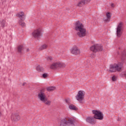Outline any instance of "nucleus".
I'll use <instances>...</instances> for the list:
<instances>
[{
	"label": "nucleus",
	"instance_id": "f257e3e1",
	"mask_svg": "<svg viewBox=\"0 0 126 126\" xmlns=\"http://www.w3.org/2000/svg\"><path fill=\"white\" fill-rule=\"evenodd\" d=\"M75 30L77 32V35L80 38H83L86 36V29L84 27V25L77 21L74 25Z\"/></svg>",
	"mask_w": 126,
	"mask_h": 126
},
{
	"label": "nucleus",
	"instance_id": "f03ea898",
	"mask_svg": "<svg viewBox=\"0 0 126 126\" xmlns=\"http://www.w3.org/2000/svg\"><path fill=\"white\" fill-rule=\"evenodd\" d=\"M73 122L72 119L64 118L61 120L60 126H75Z\"/></svg>",
	"mask_w": 126,
	"mask_h": 126
},
{
	"label": "nucleus",
	"instance_id": "7ed1b4c3",
	"mask_svg": "<svg viewBox=\"0 0 126 126\" xmlns=\"http://www.w3.org/2000/svg\"><path fill=\"white\" fill-rule=\"evenodd\" d=\"M121 70H122V65L119 63L110 65L109 71L110 72H116V71H121Z\"/></svg>",
	"mask_w": 126,
	"mask_h": 126
},
{
	"label": "nucleus",
	"instance_id": "20e7f679",
	"mask_svg": "<svg viewBox=\"0 0 126 126\" xmlns=\"http://www.w3.org/2000/svg\"><path fill=\"white\" fill-rule=\"evenodd\" d=\"M124 27V24L123 23H120L116 28V35L118 38H120L123 35V28Z\"/></svg>",
	"mask_w": 126,
	"mask_h": 126
},
{
	"label": "nucleus",
	"instance_id": "39448f33",
	"mask_svg": "<svg viewBox=\"0 0 126 126\" xmlns=\"http://www.w3.org/2000/svg\"><path fill=\"white\" fill-rule=\"evenodd\" d=\"M93 114H94V118L96 120H100L102 121L104 119V115L103 113L98 110H93Z\"/></svg>",
	"mask_w": 126,
	"mask_h": 126
},
{
	"label": "nucleus",
	"instance_id": "423d86ee",
	"mask_svg": "<svg viewBox=\"0 0 126 126\" xmlns=\"http://www.w3.org/2000/svg\"><path fill=\"white\" fill-rule=\"evenodd\" d=\"M38 98L41 102H46L47 101V95L44 90H41L38 92Z\"/></svg>",
	"mask_w": 126,
	"mask_h": 126
},
{
	"label": "nucleus",
	"instance_id": "0eeeda50",
	"mask_svg": "<svg viewBox=\"0 0 126 126\" xmlns=\"http://www.w3.org/2000/svg\"><path fill=\"white\" fill-rule=\"evenodd\" d=\"M60 67H65V64L61 62H56L53 63L50 66V68L52 69H57Z\"/></svg>",
	"mask_w": 126,
	"mask_h": 126
},
{
	"label": "nucleus",
	"instance_id": "6e6552de",
	"mask_svg": "<svg viewBox=\"0 0 126 126\" xmlns=\"http://www.w3.org/2000/svg\"><path fill=\"white\" fill-rule=\"evenodd\" d=\"M91 50L94 53L102 52L103 51V46L100 44H95L91 47Z\"/></svg>",
	"mask_w": 126,
	"mask_h": 126
},
{
	"label": "nucleus",
	"instance_id": "1a4fd4ad",
	"mask_svg": "<svg viewBox=\"0 0 126 126\" xmlns=\"http://www.w3.org/2000/svg\"><path fill=\"white\" fill-rule=\"evenodd\" d=\"M32 37H34L35 39H39L40 37L42 36V32L40 29L34 30L32 32Z\"/></svg>",
	"mask_w": 126,
	"mask_h": 126
},
{
	"label": "nucleus",
	"instance_id": "9d476101",
	"mask_svg": "<svg viewBox=\"0 0 126 126\" xmlns=\"http://www.w3.org/2000/svg\"><path fill=\"white\" fill-rule=\"evenodd\" d=\"M85 94L82 91H80L78 92V94L76 96V98L80 102V103H82L83 99H84V95Z\"/></svg>",
	"mask_w": 126,
	"mask_h": 126
},
{
	"label": "nucleus",
	"instance_id": "9b49d317",
	"mask_svg": "<svg viewBox=\"0 0 126 126\" xmlns=\"http://www.w3.org/2000/svg\"><path fill=\"white\" fill-rule=\"evenodd\" d=\"M11 119L14 122H18V121L20 120V116L17 113L12 114Z\"/></svg>",
	"mask_w": 126,
	"mask_h": 126
},
{
	"label": "nucleus",
	"instance_id": "f8f14e48",
	"mask_svg": "<svg viewBox=\"0 0 126 126\" xmlns=\"http://www.w3.org/2000/svg\"><path fill=\"white\" fill-rule=\"evenodd\" d=\"M87 123L90 124L91 125H95L96 124V121H95V118L93 117H88L86 119Z\"/></svg>",
	"mask_w": 126,
	"mask_h": 126
},
{
	"label": "nucleus",
	"instance_id": "ddd939ff",
	"mask_svg": "<svg viewBox=\"0 0 126 126\" xmlns=\"http://www.w3.org/2000/svg\"><path fill=\"white\" fill-rule=\"evenodd\" d=\"M71 53L73 54V55H79V54H80V50L77 47H74L71 50Z\"/></svg>",
	"mask_w": 126,
	"mask_h": 126
},
{
	"label": "nucleus",
	"instance_id": "4468645a",
	"mask_svg": "<svg viewBox=\"0 0 126 126\" xmlns=\"http://www.w3.org/2000/svg\"><path fill=\"white\" fill-rule=\"evenodd\" d=\"M105 18H103V21L104 22H110L111 20V17H112V14L109 12H107L105 14Z\"/></svg>",
	"mask_w": 126,
	"mask_h": 126
},
{
	"label": "nucleus",
	"instance_id": "2eb2a0df",
	"mask_svg": "<svg viewBox=\"0 0 126 126\" xmlns=\"http://www.w3.org/2000/svg\"><path fill=\"white\" fill-rule=\"evenodd\" d=\"M25 14L23 12H20L16 14L17 17L20 18V20L24 21L25 20V17H24Z\"/></svg>",
	"mask_w": 126,
	"mask_h": 126
},
{
	"label": "nucleus",
	"instance_id": "dca6fc26",
	"mask_svg": "<svg viewBox=\"0 0 126 126\" xmlns=\"http://www.w3.org/2000/svg\"><path fill=\"white\" fill-rule=\"evenodd\" d=\"M36 70L39 72H43L44 71V67L40 65H38L36 66Z\"/></svg>",
	"mask_w": 126,
	"mask_h": 126
},
{
	"label": "nucleus",
	"instance_id": "f3484780",
	"mask_svg": "<svg viewBox=\"0 0 126 126\" xmlns=\"http://www.w3.org/2000/svg\"><path fill=\"white\" fill-rule=\"evenodd\" d=\"M48 48V45L44 44L40 46L39 48V51H43V50H46Z\"/></svg>",
	"mask_w": 126,
	"mask_h": 126
},
{
	"label": "nucleus",
	"instance_id": "a211bd4d",
	"mask_svg": "<svg viewBox=\"0 0 126 126\" xmlns=\"http://www.w3.org/2000/svg\"><path fill=\"white\" fill-rule=\"evenodd\" d=\"M69 108L70 109V110H72L73 111H77V110H78V108H77V107H76L73 104L69 105Z\"/></svg>",
	"mask_w": 126,
	"mask_h": 126
},
{
	"label": "nucleus",
	"instance_id": "6ab92c4d",
	"mask_svg": "<svg viewBox=\"0 0 126 126\" xmlns=\"http://www.w3.org/2000/svg\"><path fill=\"white\" fill-rule=\"evenodd\" d=\"M84 4H85L84 0H81L78 3L77 6H79V7H82V6L84 5Z\"/></svg>",
	"mask_w": 126,
	"mask_h": 126
},
{
	"label": "nucleus",
	"instance_id": "aec40b11",
	"mask_svg": "<svg viewBox=\"0 0 126 126\" xmlns=\"http://www.w3.org/2000/svg\"><path fill=\"white\" fill-rule=\"evenodd\" d=\"M19 24L22 26V27H25L26 26V24L21 20L19 21Z\"/></svg>",
	"mask_w": 126,
	"mask_h": 126
},
{
	"label": "nucleus",
	"instance_id": "412c9836",
	"mask_svg": "<svg viewBox=\"0 0 126 126\" xmlns=\"http://www.w3.org/2000/svg\"><path fill=\"white\" fill-rule=\"evenodd\" d=\"M43 103H44L45 105H47V106H50L51 104L52 103V101L50 100H48V98H46V100L45 102H42Z\"/></svg>",
	"mask_w": 126,
	"mask_h": 126
},
{
	"label": "nucleus",
	"instance_id": "4be33fe9",
	"mask_svg": "<svg viewBox=\"0 0 126 126\" xmlns=\"http://www.w3.org/2000/svg\"><path fill=\"white\" fill-rule=\"evenodd\" d=\"M22 50H23V46L19 45V46H18V53H20V54H21V53L22 52Z\"/></svg>",
	"mask_w": 126,
	"mask_h": 126
},
{
	"label": "nucleus",
	"instance_id": "5701e85b",
	"mask_svg": "<svg viewBox=\"0 0 126 126\" xmlns=\"http://www.w3.org/2000/svg\"><path fill=\"white\" fill-rule=\"evenodd\" d=\"M5 20H3L1 21L0 22V26H1V27H5Z\"/></svg>",
	"mask_w": 126,
	"mask_h": 126
},
{
	"label": "nucleus",
	"instance_id": "b1692460",
	"mask_svg": "<svg viewBox=\"0 0 126 126\" xmlns=\"http://www.w3.org/2000/svg\"><path fill=\"white\" fill-rule=\"evenodd\" d=\"M55 89H56V87H49L47 88V91H53Z\"/></svg>",
	"mask_w": 126,
	"mask_h": 126
},
{
	"label": "nucleus",
	"instance_id": "393cba45",
	"mask_svg": "<svg viewBox=\"0 0 126 126\" xmlns=\"http://www.w3.org/2000/svg\"><path fill=\"white\" fill-rule=\"evenodd\" d=\"M49 75H48V73H45L42 74V77L43 78H47Z\"/></svg>",
	"mask_w": 126,
	"mask_h": 126
},
{
	"label": "nucleus",
	"instance_id": "a878e982",
	"mask_svg": "<svg viewBox=\"0 0 126 126\" xmlns=\"http://www.w3.org/2000/svg\"><path fill=\"white\" fill-rule=\"evenodd\" d=\"M47 60L48 61V62H51V61L53 60V57L48 56L47 57Z\"/></svg>",
	"mask_w": 126,
	"mask_h": 126
},
{
	"label": "nucleus",
	"instance_id": "bb28decb",
	"mask_svg": "<svg viewBox=\"0 0 126 126\" xmlns=\"http://www.w3.org/2000/svg\"><path fill=\"white\" fill-rule=\"evenodd\" d=\"M122 57L123 58H126V51H124V52L122 53Z\"/></svg>",
	"mask_w": 126,
	"mask_h": 126
},
{
	"label": "nucleus",
	"instance_id": "cd10ccee",
	"mask_svg": "<svg viewBox=\"0 0 126 126\" xmlns=\"http://www.w3.org/2000/svg\"><path fill=\"white\" fill-rule=\"evenodd\" d=\"M84 1L85 2V4H86L87 3H89V2H90V1H91V0H84Z\"/></svg>",
	"mask_w": 126,
	"mask_h": 126
},
{
	"label": "nucleus",
	"instance_id": "c85d7f7f",
	"mask_svg": "<svg viewBox=\"0 0 126 126\" xmlns=\"http://www.w3.org/2000/svg\"><path fill=\"white\" fill-rule=\"evenodd\" d=\"M112 81H116L117 80V79H116V77L115 76H113L112 78Z\"/></svg>",
	"mask_w": 126,
	"mask_h": 126
},
{
	"label": "nucleus",
	"instance_id": "c756f323",
	"mask_svg": "<svg viewBox=\"0 0 126 126\" xmlns=\"http://www.w3.org/2000/svg\"><path fill=\"white\" fill-rule=\"evenodd\" d=\"M65 102H66V103H67V104H69V101H68V100H67V99H65Z\"/></svg>",
	"mask_w": 126,
	"mask_h": 126
},
{
	"label": "nucleus",
	"instance_id": "7c9ffc66",
	"mask_svg": "<svg viewBox=\"0 0 126 126\" xmlns=\"http://www.w3.org/2000/svg\"><path fill=\"white\" fill-rule=\"evenodd\" d=\"M111 6H112V7H115V4H114V3H112Z\"/></svg>",
	"mask_w": 126,
	"mask_h": 126
},
{
	"label": "nucleus",
	"instance_id": "2f4dec72",
	"mask_svg": "<svg viewBox=\"0 0 126 126\" xmlns=\"http://www.w3.org/2000/svg\"><path fill=\"white\" fill-rule=\"evenodd\" d=\"M25 84H26V83H23V86H24V85H25Z\"/></svg>",
	"mask_w": 126,
	"mask_h": 126
},
{
	"label": "nucleus",
	"instance_id": "473e14b6",
	"mask_svg": "<svg viewBox=\"0 0 126 126\" xmlns=\"http://www.w3.org/2000/svg\"><path fill=\"white\" fill-rule=\"evenodd\" d=\"M27 52H29V48L27 49Z\"/></svg>",
	"mask_w": 126,
	"mask_h": 126
}]
</instances>
